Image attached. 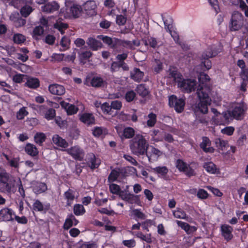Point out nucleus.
<instances>
[{"mask_svg":"<svg viewBox=\"0 0 248 248\" xmlns=\"http://www.w3.org/2000/svg\"><path fill=\"white\" fill-rule=\"evenodd\" d=\"M28 114L25 107H22L16 113V118L18 120H22Z\"/></svg>","mask_w":248,"mask_h":248,"instance_id":"53","label":"nucleus"},{"mask_svg":"<svg viewBox=\"0 0 248 248\" xmlns=\"http://www.w3.org/2000/svg\"><path fill=\"white\" fill-rule=\"evenodd\" d=\"M93 55V53L90 51H86L82 52L79 55V58L81 61L89 59Z\"/></svg>","mask_w":248,"mask_h":248,"instance_id":"58","label":"nucleus"},{"mask_svg":"<svg viewBox=\"0 0 248 248\" xmlns=\"http://www.w3.org/2000/svg\"><path fill=\"white\" fill-rule=\"evenodd\" d=\"M203 167L207 172L212 174H215L219 172V170L217 169L215 164L211 162L205 163Z\"/></svg>","mask_w":248,"mask_h":248,"instance_id":"28","label":"nucleus"},{"mask_svg":"<svg viewBox=\"0 0 248 248\" xmlns=\"http://www.w3.org/2000/svg\"><path fill=\"white\" fill-rule=\"evenodd\" d=\"M120 46L131 50L135 49V47L132 45V42L130 41L118 39L117 48Z\"/></svg>","mask_w":248,"mask_h":248,"instance_id":"27","label":"nucleus"},{"mask_svg":"<svg viewBox=\"0 0 248 248\" xmlns=\"http://www.w3.org/2000/svg\"><path fill=\"white\" fill-rule=\"evenodd\" d=\"M26 84L31 88L35 89L39 86V81L36 78H28Z\"/></svg>","mask_w":248,"mask_h":248,"instance_id":"34","label":"nucleus"},{"mask_svg":"<svg viewBox=\"0 0 248 248\" xmlns=\"http://www.w3.org/2000/svg\"><path fill=\"white\" fill-rule=\"evenodd\" d=\"M73 220H75V217L72 214L69 216L68 218H67L63 225V228L65 230L69 229L73 225Z\"/></svg>","mask_w":248,"mask_h":248,"instance_id":"45","label":"nucleus"},{"mask_svg":"<svg viewBox=\"0 0 248 248\" xmlns=\"http://www.w3.org/2000/svg\"><path fill=\"white\" fill-rule=\"evenodd\" d=\"M53 143L58 146L66 148L68 146V142L64 140L60 137L58 135H55L52 138Z\"/></svg>","mask_w":248,"mask_h":248,"instance_id":"22","label":"nucleus"},{"mask_svg":"<svg viewBox=\"0 0 248 248\" xmlns=\"http://www.w3.org/2000/svg\"><path fill=\"white\" fill-rule=\"evenodd\" d=\"M75 159L81 161L84 157V153L78 146H74L65 150Z\"/></svg>","mask_w":248,"mask_h":248,"instance_id":"7","label":"nucleus"},{"mask_svg":"<svg viewBox=\"0 0 248 248\" xmlns=\"http://www.w3.org/2000/svg\"><path fill=\"white\" fill-rule=\"evenodd\" d=\"M136 91L142 97L146 96L149 94L148 90L143 84L138 85L136 89Z\"/></svg>","mask_w":248,"mask_h":248,"instance_id":"38","label":"nucleus"},{"mask_svg":"<svg viewBox=\"0 0 248 248\" xmlns=\"http://www.w3.org/2000/svg\"><path fill=\"white\" fill-rule=\"evenodd\" d=\"M96 7L95 2L94 0L87 1L83 5V8L86 14L91 16L96 14Z\"/></svg>","mask_w":248,"mask_h":248,"instance_id":"9","label":"nucleus"},{"mask_svg":"<svg viewBox=\"0 0 248 248\" xmlns=\"http://www.w3.org/2000/svg\"><path fill=\"white\" fill-rule=\"evenodd\" d=\"M244 25L243 15L238 12H234L232 16L229 25L231 31H237L240 30Z\"/></svg>","mask_w":248,"mask_h":248,"instance_id":"3","label":"nucleus"},{"mask_svg":"<svg viewBox=\"0 0 248 248\" xmlns=\"http://www.w3.org/2000/svg\"><path fill=\"white\" fill-rule=\"evenodd\" d=\"M64 195L68 202L72 201L75 199V192L71 189H69L67 191L65 192Z\"/></svg>","mask_w":248,"mask_h":248,"instance_id":"47","label":"nucleus"},{"mask_svg":"<svg viewBox=\"0 0 248 248\" xmlns=\"http://www.w3.org/2000/svg\"><path fill=\"white\" fill-rule=\"evenodd\" d=\"M135 135L134 129L130 127L125 128L123 131V135L126 139H130L134 137Z\"/></svg>","mask_w":248,"mask_h":248,"instance_id":"40","label":"nucleus"},{"mask_svg":"<svg viewBox=\"0 0 248 248\" xmlns=\"http://www.w3.org/2000/svg\"><path fill=\"white\" fill-rule=\"evenodd\" d=\"M177 223L179 226L183 228L187 233H191L196 230L195 227L190 226L187 223L177 221Z\"/></svg>","mask_w":248,"mask_h":248,"instance_id":"26","label":"nucleus"},{"mask_svg":"<svg viewBox=\"0 0 248 248\" xmlns=\"http://www.w3.org/2000/svg\"><path fill=\"white\" fill-rule=\"evenodd\" d=\"M168 76L170 78H173V80L177 84L183 78L182 75L174 68L170 69L168 71Z\"/></svg>","mask_w":248,"mask_h":248,"instance_id":"24","label":"nucleus"},{"mask_svg":"<svg viewBox=\"0 0 248 248\" xmlns=\"http://www.w3.org/2000/svg\"><path fill=\"white\" fill-rule=\"evenodd\" d=\"M13 41L16 44H20L26 41V37L22 34L16 33L13 36Z\"/></svg>","mask_w":248,"mask_h":248,"instance_id":"43","label":"nucleus"},{"mask_svg":"<svg viewBox=\"0 0 248 248\" xmlns=\"http://www.w3.org/2000/svg\"><path fill=\"white\" fill-rule=\"evenodd\" d=\"M78 110V108L73 105H67V112L68 114H73L76 113Z\"/></svg>","mask_w":248,"mask_h":248,"instance_id":"59","label":"nucleus"},{"mask_svg":"<svg viewBox=\"0 0 248 248\" xmlns=\"http://www.w3.org/2000/svg\"><path fill=\"white\" fill-rule=\"evenodd\" d=\"M144 73L140 71L139 68H134L130 72V78L134 80L140 82L143 78Z\"/></svg>","mask_w":248,"mask_h":248,"instance_id":"19","label":"nucleus"},{"mask_svg":"<svg viewBox=\"0 0 248 248\" xmlns=\"http://www.w3.org/2000/svg\"><path fill=\"white\" fill-rule=\"evenodd\" d=\"M71 43V41L70 38L66 36H63L60 42V45L62 47V49H61L60 50L61 51H64L67 49H68L70 47V45Z\"/></svg>","mask_w":248,"mask_h":248,"instance_id":"29","label":"nucleus"},{"mask_svg":"<svg viewBox=\"0 0 248 248\" xmlns=\"http://www.w3.org/2000/svg\"><path fill=\"white\" fill-rule=\"evenodd\" d=\"M9 174L3 169L0 168V184L8 181Z\"/></svg>","mask_w":248,"mask_h":248,"instance_id":"49","label":"nucleus"},{"mask_svg":"<svg viewBox=\"0 0 248 248\" xmlns=\"http://www.w3.org/2000/svg\"><path fill=\"white\" fill-rule=\"evenodd\" d=\"M120 68V62H113L111 63L110 65V71L111 73H114L119 71Z\"/></svg>","mask_w":248,"mask_h":248,"instance_id":"57","label":"nucleus"},{"mask_svg":"<svg viewBox=\"0 0 248 248\" xmlns=\"http://www.w3.org/2000/svg\"><path fill=\"white\" fill-rule=\"evenodd\" d=\"M54 28L58 30L62 34L64 33V30L68 28V25L63 22L62 18H59L54 24Z\"/></svg>","mask_w":248,"mask_h":248,"instance_id":"20","label":"nucleus"},{"mask_svg":"<svg viewBox=\"0 0 248 248\" xmlns=\"http://www.w3.org/2000/svg\"><path fill=\"white\" fill-rule=\"evenodd\" d=\"M217 147L219 149L223 150L228 145V142L221 139L217 138L215 140Z\"/></svg>","mask_w":248,"mask_h":248,"instance_id":"41","label":"nucleus"},{"mask_svg":"<svg viewBox=\"0 0 248 248\" xmlns=\"http://www.w3.org/2000/svg\"><path fill=\"white\" fill-rule=\"evenodd\" d=\"M80 121L87 125L94 124L95 119L93 116L90 113H84L80 117Z\"/></svg>","mask_w":248,"mask_h":248,"instance_id":"21","label":"nucleus"},{"mask_svg":"<svg viewBox=\"0 0 248 248\" xmlns=\"http://www.w3.org/2000/svg\"><path fill=\"white\" fill-rule=\"evenodd\" d=\"M149 119L147 122V124L149 126L152 127L154 126L156 123V115L155 114L151 113L148 115Z\"/></svg>","mask_w":248,"mask_h":248,"instance_id":"52","label":"nucleus"},{"mask_svg":"<svg viewBox=\"0 0 248 248\" xmlns=\"http://www.w3.org/2000/svg\"><path fill=\"white\" fill-rule=\"evenodd\" d=\"M210 89L209 87H200L197 91V94L200 100L197 108L203 114L208 112V106L211 104V99L209 96Z\"/></svg>","mask_w":248,"mask_h":248,"instance_id":"2","label":"nucleus"},{"mask_svg":"<svg viewBox=\"0 0 248 248\" xmlns=\"http://www.w3.org/2000/svg\"><path fill=\"white\" fill-rule=\"evenodd\" d=\"M33 206L35 210L42 211L44 210L43 205L39 200H36Z\"/></svg>","mask_w":248,"mask_h":248,"instance_id":"64","label":"nucleus"},{"mask_svg":"<svg viewBox=\"0 0 248 248\" xmlns=\"http://www.w3.org/2000/svg\"><path fill=\"white\" fill-rule=\"evenodd\" d=\"M154 172L160 174L161 176H165L168 172V168L165 166L156 167L152 169Z\"/></svg>","mask_w":248,"mask_h":248,"instance_id":"39","label":"nucleus"},{"mask_svg":"<svg viewBox=\"0 0 248 248\" xmlns=\"http://www.w3.org/2000/svg\"><path fill=\"white\" fill-rule=\"evenodd\" d=\"M44 31V28L42 26H38L35 27L32 31V37L35 40H38L39 37L43 34Z\"/></svg>","mask_w":248,"mask_h":248,"instance_id":"36","label":"nucleus"},{"mask_svg":"<svg viewBox=\"0 0 248 248\" xmlns=\"http://www.w3.org/2000/svg\"><path fill=\"white\" fill-rule=\"evenodd\" d=\"M59 8V5L55 1L47 3L42 7V11L47 13L54 12V11H57Z\"/></svg>","mask_w":248,"mask_h":248,"instance_id":"16","label":"nucleus"},{"mask_svg":"<svg viewBox=\"0 0 248 248\" xmlns=\"http://www.w3.org/2000/svg\"><path fill=\"white\" fill-rule=\"evenodd\" d=\"M210 80L209 77L205 74H201L199 77V81L200 82V84L198 87V88H200V87H208L205 85L207 82H208Z\"/></svg>","mask_w":248,"mask_h":248,"instance_id":"35","label":"nucleus"},{"mask_svg":"<svg viewBox=\"0 0 248 248\" xmlns=\"http://www.w3.org/2000/svg\"><path fill=\"white\" fill-rule=\"evenodd\" d=\"M164 25L165 26V29H167L169 31L170 33L171 34V36L173 38V39L174 40L175 42L179 44V45H180L182 47H183V46L184 45V44H182V43L179 41V35L175 31H173L172 32L170 30L172 28V25L170 24H168L167 20L164 21Z\"/></svg>","mask_w":248,"mask_h":248,"instance_id":"23","label":"nucleus"},{"mask_svg":"<svg viewBox=\"0 0 248 248\" xmlns=\"http://www.w3.org/2000/svg\"><path fill=\"white\" fill-rule=\"evenodd\" d=\"M136 236L143 241H145L148 243H151L152 241L151 238V234L147 235L143 234L141 232H139L136 234Z\"/></svg>","mask_w":248,"mask_h":248,"instance_id":"46","label":"nucleus"},{"mask_svg":"<svg viewBox=\"0 0 248 248\" xmlns=\"http://www.w3.org/2000/svg\"><path fill=\"white\" fill-rule=\"evenodd\" d=\"M231 112L232 117L237 120H242L244 118V110L241 107H235Z\"/></svg>","mask_w":248,"mask_h":248,"instance_id":"17","label":"nucleus"},{"mask_svg":"<svg viewBox=\"0 0 248 248\" xmlns=\"http://www.w3.org/2000/svg\"><path fill=\"white\" fill-rule=\"evenodd\" d=\"M215 56L213 52L206 51L202 55V64L207 69H209L211 67V62L209 58Z\"/></svg>","mask_w":248,"mask_h":248,"instance_id":"13","label":"nucleus"},{"mask_svg":"<svg viewBox=\"0 0 248 248\" xmlns=\"http://www.w3.org/2000/svg\"><path fill=\"white\" fill-rule=\"evenodd\" d=\"M32 11V7L28 5H25L20 9V13L24 17H27L29 16Z\"/></svg>","mask_w":248,"mask_h":248,"instance_id":"44","label":"nucleus"},{"mask_svg":"<svg viewBox=\"0 0 248 248\" xmlns=\"http://www.w3.org/2000/svg\"><path fill=\"white\" fill-rule=\"evenodd\" d=\"M26 23V21L25 19L19 17L16 18L14 20V25L17 28L24 26Z\"/></svg>","mask_w":248,"mask_h":248,"instance_id":"55","label":"nucleus"},{"mask_svg":"<svg viewBox=\"0 0 248 248\" xmlns=\"http://www.w3.org/2000/svg\"><path fill=\"white\" fill-rule=\"evenodd\" d=\"M129 147L132 153L140 156L145 155L150 161L151 158L147 153L149 144L144 137L140 134H137L129 141Z\"/></svg>","mask_w":248,"mask_h":248,"instance_id":"1","label":"nucleus"},{"mask_svg":"<svg viewBox=\"0 0 248 248\" xmlns=\"http://www.w3.org/2000/svg\"><path fill=\"white\" fill-rule=\"evenodd\" d=\"M111 108L116 110H120L122 106L121 101L118 100L113 101L111 103Z\"/></svg>","mask_w":248,"mask_h":248,"instance_id":"60","label":"nucleus"},{"mask_svg":"<svg viewBox=\"0 0 248 248\" xmlns=\"http://www.w3.org/2000/svg\"><path fill=\"white\" fill-rule=\"evenodd\" d=\"M89 156L88 162L90 167L92 169L97 168L100 164V160H97L93 154L89 155Z\"/></svg>","mask_w":248,"mask_h":248,"instance_id":"30","label":"nucleus"},{"mask_svg":"<svg viewBox=\"0 0 248 248\" xmlns=\"http://www.w3.org/2000/svg\"><path fill=\"white\" fill-rule=\"evenodd\" d=\"M18 188V192L20 194L22 198H24L25 196V191L23 188L21 180L20 178H18L17 181L16 182Z\"/></svg>","mask_w":248,"mask_h":248,"instance_id":"61","label":"nucleus"},{"mask_svg":"<svg viewBox=\"0 0 248 248\" xmlns=\"http://www.w3.org/2000/svg\"><path fill=\"white\" fill-rule=\"evenodd\" d=\"M46 135L42 132H37L34 136V140L35 142L39 145H41L42 143L46 140Z\"/></svg>","mask_w":248,"mask_h":248,"instance_id":"31","label":"nucleus"},{"mask_svg":"<svg viewBox=\"0 0 248 248\" xmlns=\"http://www.w3.org/2000/svg\"><path fill=\"white\" fill-rule=\"evenodd\" d=\"M16 180L9 178L8 181L2 183V185L0 186V191L2 192L9 194L11 193H14L16 191Z\"/></svg>","mask_w":248,"mask_h":248,"instance_id":"6","label":"nucleus"},{"mask_svg":"<svg viewBox=\"0 0 248 248\" xmlns=\"http://www.w3.org/2000/svg\"><path fill=\"white\" fill-rule=\"evenodd\" d=\"M49 92L53 94L62 95L65 93V88L62 85L54 84L49 85L48 87Z\"/></svg>","mask_w":248,"mask_h":248,"instance_id":"14","label":"nucleus"},{"mask_svg":"<svg viewBox=\"0 0 248 248\" xmlns=\"http://www.w3.org/2000/svg\"><path fill=\"white\" fill-rule=\"evenodd\" d=\"M177 85L178 87L180 88L183 92L189 93L194 91L196 89V81L194 79H185L182 78V79L179 81Z\"/></svg>","mask_w":248,"mask_h":248,"instance_id":"4","label":"nucleus"},{"mask_svg":"<svg viewBox=\"0 0 248 248\" xmlns=\"http://www.w3.org/2000/svg\"><path fill=\"white\" fill-rule=\"evenodd\" d=\"M173 216L177 218L185 219L186 218V214L181 209H177L173 213Z\"/></svg>","mask_w":248,"mask_h":248,"instance_id":"50","label":"nucleus"},{"mask_svg":"<svg viewBox=\"0 0 248 248\" xmlns=\"http://www.w3.org/2000/svg\"><path fill=\"white\" fill-rule=\"evenodd\" d=\"M86 43L89 48L93 51H97L99 49L101 48L103 46L102 43L100 41L93 37L88 38Z\"/></svg>","mask_w":248,"mask_h":248,"instance_id":"11","label":"nucleus"},{"mask_svg":"<svg viewBox=\"0 0 248 248\" xmlns=\"http://www.w3.org/2000/svg\"><path fill=\"white\" fill-rule=\"evenodd\" d=\"M109 190L111 193L117 195H119L122 191L120 186L115 184H112L109 185Z\"/></svg>","mask_w":248,"mask_h":248,"instance_id":"51","label":"nucleus"},{"mask_svg":"<svg viewBox=\"0 0 248 248\" xmlns=\"http://www.w3.org/2000/svg\"><path fill=\"white\" fill-rule=\"evenodd\" d=\"M222 235L227 241L231 240L233 237L232 228L228 225H222L221 226Z\"/></svg>","mask_w":248,"mask_h":248,"instance_id":"12","label":"nucleus"},{"mask_svg":"<svg viewBox=\"0 0 248 248\" xmlns=\"http://www.w3.org/2000/svg\"><path fill=\"white\" fill-rule=\"evenodd\" d=\"M47 190V186L44 183H37L33 186V190L36 193H41Z\"/></svg>","mask_w":248,"mask_h":248,"instance_id":"32","label":"nucleus"},{"mask_svg":"<svg viewBox=\"0 0 248 248\" xmlns=\"http://www.w3.org/2000/svg\"><path fill=\"white\" fill-rule=\"evenodd\" d=\"M55 116V110L53 108L48 109L45 113V117L47 120L52 119Z\"/></svg>","mask_w":248,"mask_h":248,"instance_id":"54","label":"nucleus"},{"mask_svg":"<svg viewBox=\"0 0 248 248\" xmlns=\"http://www.w3.org/2000/svg\"><path fill=\"white\" fill-rule=\"evenodd\" d=\"M85 210L82 204H77L74 206V213L77 216L83 214Z\"/></svg>","mask_w":248,"mask_h":248,"instance_id":"42","label":"nucleus"},{"mask_svg":"<svg viewBox=\"0 0 248 248\" xmlns=\"http://www.w3.org/2000/svg\"><path fill=\"white\" fill-rule=\"evenodd\" d=\"M120 175V172L115 170H112L111 172L108 177V180L109 182H114L116 181Z\"/></svg>","mask_w":248,"mask_h":248,"instance_id":"48","label":"nucleus"},{"mask_svg":"<svg viewBox=\"0 0 248 248\" xmlns=\"http://www.w3.org/2000/svg\"><path fill=\"white\" fill-rule=\"evenodd\" d=\"M116 23L119 25H124L126 21V18L123 15H118L116 17Z\"/></svg>","mask_w":248,"mask_h":248,"instance_id":"63","label":"nucleus"},{"mask_svg":"<svg viewBox=\"0 0 248 248\" xmlns=\"http://www.w3.org/2000/svg\"><path fill=\"white\" fill-rule=\"evenodd\" d=\"M169 105L173 108L177 113H181L184 109L185 101L182 98H178L176 96L172 95L169 98Z\"/></svg>","mask_w":248,"mask_h":248,"instance_id":"5","label":"nucleus"},{"mask_svg":"<svg viewBox=\"0 0 248 248\" xmlns=\"http://www.w3.org/2000/svg\"><path fill=\"white\" fill-rule=\"evenodd\" d=\"M12 210L4 208L0 211V220L4 221L13 220Z\"/></svg>","mask_w":248,"mask_h":248,"instance_id":"15","label":"nucleus"},{"mask_svg":"<svg viewBox=\"0 0 248 248\" xmlns=\"http://www.w3.org/2000/svg\"><path fill=\"white\" fill-rule=\"evenodd\" d=\"M25 151L28 154L31 156H35L38 154V151L35 145L28 143L25 147Z\"/></svg>","mask_w":248,"mask_h":248,"instance_id":"33","label":"nucleus"},{"mask_svg":"<svg viewBox=\"0 0 248 248\" xmlns=\"http://www.w3.org/2000/svg\"><path fill=\"white\" fill-rule=\"evenodd\" d=\"M104 84L103 79L98 77H94L91 80V84L93 87L98 88L103 86Z\"/></svg>","mask_w":248,"mask_h":248,"instance_id":"37","label":"nucleus"},{"mask_svg":"<svg viewBox=\"0 0 248 248\" xmlns=\"http://www.w3.org/2000/svg\"><path fill=\"white\" fill-rule=\"evenodd\" d=\"M188 165L182 160L178 159L176 162V167L181 171L185 170L186 168Z\"/></svg>","mask_w":248,"mask_h":248,"instance_id":"56","label":"nucleus"},{"mask_svg":"<svg viewBox=\"0 0 248 248\" xmlns=\"http://www.w3.org/2000/svg\"><path fill=\"white\" fill-rule=\"evenodd\" d=\"M211 145V141L206 137L202 138V141L200 144V147L206 153H213L214 149L212 147H207Z\"/></svg>","mask_w":248,"mask_h":248,"instance_id":"18","label":"nucleus"},{"mask_svg":"<svg viewBox=\"0 0 248 248\" xmlns=\"http://www.w3.org/2000/svg\"><path fill=\"white\" fill-rule=\"evenodd\" d=\"M97 37L102 40L103 42L108 45L110 48L113 49L117 48L118 38H111L110 37L103 35H98Z\"/></svg>","mask_w":248,"mask_h":248,"instance_id":"10","label":"nucleus"},{"mask_svg":"<svg viewBox=\"0 0 248 248\" xmlns=\"http://www.w3.org/2000/svg\"><path fill=\"white\" fill-rule=\"evenodd\" d=\"M133 57L134 60L138 62L144 61L147 58L146 51L138 50L134 53Z\"/></svg>","mask_w":248,"mask_h":248,"instance_id":"25","label":"nucleus"},{"mask_svg":"<svg viewBox=\"0 0 248 248\" xmlns=\"http://www.w3.org/2000/svg\"><path fill=\"white\" fill-rule=\"evenodd\" d=\"M183 172H185V174L188 176L191 177L192 176H195L196 175V173L194 170L191 168L189 165H188Z\"/></svg>","mask_w":248,"mask_h":248,"instance_id":"62","label":"nucleus"},{"mask_svg":"<svg viewBox=\"0 0 248 248\" xmlns=\"http://www.w3.org/2000/svg\"><path fill=\"white\" fill-rule=\"evenodd\" d=\"M81 10L80 6L73 5L66 9V12L64 14V17L66 18H77L81 15Z\"/></svg>","mask_w":248,"mask_h":248,"instance_id":"8","label":"nucleus"}]
</instances>
